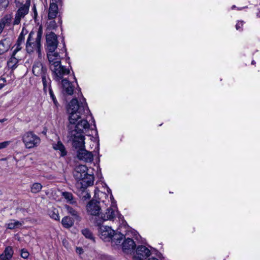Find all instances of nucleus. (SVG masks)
Listing matches in <instances>:
<instances>
[{"instance_id":"obj_1","label":"nucleus","mask_w":260,"mask_h":260,"mask_svg":"<svg viewBox=\"0 0 260 260\" xmlns=\"http://www.w3.org/2000/svg\"><path fill=\"white\" fill-rule=\"evenodd\" d=\"M67 111L69 114L68 127L70 129L74 128L70 132L73 146L78 149L85 147L83 133L88 129L89 124L82 118V116L90 113L85 99L82 97L79 101L76 98L73 99L68 105Z\"/></svg>"},{"instance_id":"obj_2","label":"nucleus","mask_w":260,"mask_h":260,"mask_svg":"<svg viewBox=\"0 0 260 260\" xmlns=\"http://www.w3.org/2000/svg\"><path fill=\"white\" fill-rule=\"evenodd\" d=\"M22 141L27 149L38 147L41 142V138L32 131L25 132L22 136Z\"/></svg>"},{"instance_id":"obj_3","label":"nucleus","mask_w":260,"mask_h":260,"mask_svg":"<svg viewBox=\"0 0 260 260\" xmlns=\"http://www.w3.org/2000/svg\"><path fill=\"white\" fill-rule=\"evenodd\" d=\"M35 37V33L34 31H31L29 34L26 43V50L28 53L36 51L40 56L41 48V41L38 40Z\"/></svg>"},{"instance_id":"obj_4","label":"nucleus","mask_w":260,"mask_h":260,"mask_svg":"<svg viewBox=\"0 0 260 260\" xmlns=\"http://www.w3.org/2000/svg\"><path fill=\"white\" fill-rule=\"evenodd\" d=\"M111 205L106 211L101 215V218L103 221L113 220L116 216H118L119 213L117 209L116 202L113 197L110 194V197Z\"/></svg>"},{"instance_id":"obj_5","label":"nucleus","mask_w":260,"mask_h":260,"mask_svg":"<svg viewBox=\"0 0 260 260\" xmlns=\"http://www.w3.org/2000/svg\"><path fill=\"white\" fill-rule=\"evenodd\" d=\"M96 224L99 226L98 233L101 239L104 241H110L114 235V230L110 226L102 225L101 222L98 220L96 221Z\"/></svg>"},{"instance_id":"obj_6","label":"nucleus","mask_w":260,"mask_h":260,"mask_svg":"<svg viewBox=\"0 0 260 260\" xmlns=\"http://www.w3.org/2000/svg\"><path fill=\"white\" fill-rule=\"evenodd\" d=\"M50 69L53 73V78L56 81H59L63 76L68 75L70 73L69 70L62 66L61 62L55 66V67H52Z\"/></svg>"},{"instance_id":"obj_7","label":"nucleus","mask_w":260,"mask_h":260,"mask_svg":"<svg viewBox=\"0 0 260 260\" xmlns=\"http://www.w3.org/2000/svg\"><path fill=\"white\" fill-rule=\"evenodd\" d=\"M46 51L52 52L55 51L58 46L57 36L55 33L50 32L46 35Z\"/></svg>"},{"instance_id":"obj_8","label":"nucleus","mask_w":260,"mask_h":260,"mask_svg":"<svg viewBox=\"0 0 260 260\" xmlns=\"http://www.w3.org/2000/svg\"><path fill=\"white\" fill-rule=\"evenodd\" d=\"M134 254V260H143L151 254L150 250L145 246H139Z\"/></svg>"},{"instance_id":"obj_9","label":"nucleus","mask_w":260,"mask_h":260,"mask_svg":"<svg viewBox=\"0 0 260 260\" xmlns=\"http://www.w3.org/2000/svg\"><path fill=\"white\" fill-rule=\"evenodd\" d=\"M28 11L29 5L24 4L21 6L16 13L13 25H18L20 23L21 19L27 14Z\"/></svg>"},{"instance_id":"obj_10","label":"nucleus","mask_w":260,"mask_h":260,"mask_svg":"<svg viewBox=\"0 0 260 260\" xmlns=\"http://www.w3.org/2000/svg\"><path fill=\"white\" fill-rule=\"evenodd\" d=\"M136 247V245L134 240L129 238L125 239L122 243V250L126 253L135 254Z\"/></svg>"},{"instance_id":"obj_11","label":"nucleus","mask_w":260,"mask_h":260,"mask_svg":"<svg viewBox=\"0 0 260 260\" xmlns=\"http://www.w3.org/2000/svg\"><path fill=\"white\" fill-rule=\"evenodd\" d=\"M47 52L50 68L55 67V66L61 62L60 55L58 53L55 52V51H47Z\"/></svg>"},{"instance_id":"obj_12","label":"nucleus","mask_w":260,"mask_h":260,"mask_svg":"<svg viewBox=\"0 0 260 260\" xmlns=\"http://www.w3.org/2000/svg\"><path fill=\"white\" fill-rule=\"evenodd\" d=\"M99 203L100 202L96 200L90 201L87 205L88 213L91 215H97L101 210Z\"/></svg>"},{"instance_id":"obj_13","label":"nucleus","mask_w":260,"mask_h":260,"mask_svg":"<svg viewBox=\"0 0 260 260\" xmlns=\"http://www.w3.org/2000/svg\"><path fill=\"white\" fill-rule=\"evenodd\" d=\"M87 168L85 165L77 166L73 172L74 176L78 181L83 179L87 173Z\"/></svg>"},{"instance_id":"obj_14","label":"nucleus","mask_w":260,"mask_h":260,"mask_svg":"<svg viewBox=\"0 0 260 260\" xmlns=\"http://www.w3.org/2000/svg\"><path fill=\"white\" fill-rule=\"evenodd\" d=\"M77 156L79 159L86 162H91L93 159L92 153L85 149V147L78 149Z\"/></svg>"},{"instance_id":"obj_15","label":"nucleus","mask_w":260,"mask_h":260,"mask_svg":"<svg viewBox=\"0 0 260 260\" xmlns=\"http://www.w3.org/2000/svg\"><path fill=\"white\" fill-rule=\"evenodd\" d=\"M47 68L39 61H36L32 67V73L36 76H42L47 74Z\"/></svg>"},{"instance_id":"obj_16","label":"nucleus","mask_w":260,"mask_h":260,"mask_svg":"<svg viewBox=\"0 0 260 260\" xmlns=\"http://www.w3.org/2000/svg\"><path fill=\"white\" fill-rule=\"evenodd\" d=\"M62 86L63 92L68 95L73 94L74 87L71 82L67 79H63L62 80Z\"/></svg>"},{"instance_id":"obj_17","label":"nucleus","mask_w":260,"mask_h":260,"mask_svg":"<svg viewBox=\"0 0 260 260\" xmlns=\"http://www.w3.org/2000/svg\"><path fill=\"white\" fill-rule=\"evenodd\" d=\"M58 13V9L57 5L55 3H51L50 4L48 10V17L49 19L55 18Z\"/></svg>"},{"instance_id":"obj_18","label":"nucleus","mask_w":260,"mask_h":260,"mask_svg":"<svg viewBox=\"0 0 260 260\" xmlns=\"http://www.w3.org/2000/svg\"><path fill=\"white\" fill-rule=\"evenodd\" d=\"M52 147L54 150L59 151L61 156L66 155L67 151L66 148L61 141H58L56 143H53Z\"/></svg>"},{"instance_id":"obj_19","label":"nucleus","mask_w":260,"mask_h":260,"mask_svg":"<svg viewBox=\"0 0 260 260\" xmlns=\"http://www.w3.org/2000/svg\"><path fill=\"white\" fill-rule=\"evenodd\" d=\"M124 238H125V237L123 234L115 233L114 232V235L112 236V239L110 241H111V243L113 246L119 245Z\"/></svg>"},{"instance_id":"obj_20","label":"nucleus","mask_w":260,"mask_h":260,"mask_svg":"<svg viewBox=\"0 0 260 260\" xmlns=\"http://www.w3.org/2000/svg\"><path fill=\"white\" fill-rule=\"evenodd\" d=\"M10 47V41L6 39L0 41V54L7 52Z\"/></svg>"},{"instance_id":"obj_21","label":"nucleus","mask_w":260,"mask_h":260,"mask_svg":"<svg viewBox=\"0 0 260 260\" xmlns=\"http://www.w3.org/2000/svg\"><path fill=\"white\" fill-rule=\"evenodd\" d=\"M13 14H6L2 18L0 19V22L4 26H9L12 22Z\"/></svg>"},{"instance_id":"obj_22","label":"nucleus","mask_w":260,"mask_h":260,"mask_svg":"<svg viewBox=\"0 0 260 260\" xmlns=\"http://www.w3.org/2000/svg\"><path fill=\"white\" fill-rule=\"evenodd\" d=\"M42 82L45 92H47V90L51 88V80L49 77L47 73L41 76Z\"/></svg>"},{"instance_id":"obj_23","label":"nucleus","mask_w":260,"mask_h":260,"mask_svg":"<svg viewBox=\"0 0 260 260\" xmlns=\"http://www.w3.org/2000/svg\"><path fill=\"white\" fill-rule=\"evenodd\" d=\"M23 224V222L13 219L11 220L10 221L6 224V226L9 229L14 230L20 228Z\"/></svg>"},{"instance_id":"obj_24","label":"nucleus","mask_w":260,"mask_h":260,"mask_svg":"<svg viewBox=\"0 0 260 260\" xmlns=\"http://www.w3.org/2000/svg\"><path fill=\"white\" fill-rule=\"evenodd\" d=\"M61 196L66 200L68 203L72 204L76 203L73 195L71 192L63 191L61 192Z\"/></svg>"},{"instance_id":"obj_25","label":"nucleus","mask_w":260,"mask_h":260,"mask_svg":"<svg viewBox=\"0 0 260 260\" xmlns=\"http://www.w3.org/2000/svg\"><path fill=\"white\" fill-rule=\"evenodd\" d=\"M61 223L64 228H69L73 225L74 221L71 217L66 216L62 219Z\"/></svg>"},{"instance_id":"obj_26","label":"nucleus","mask_w":260,"mask_h":260,"mask_svg":"<svg viewBox=\"0 0 260 260\" xmlns=\"http://www.w3.org/2000/svg\"><path fill=\"white\" fill-rule=\"evenodd\" d=\"M80 181H82V183H85L87 186H91L93 184L94 177L92 175L87 174V175Z\"/></svg>"},{"instance_id":"obj_27","label":"nucleus","mask_w":260,"mask_h":260,"mask_svg":"<svg viewBox=\"0 0 260 260\" xmlns=\"http://www.w3.org/2000/svg\"><path fill=\"white\" fill-rule=\"evenodd\" d=\"M18 62V59L15 57V56H13V54H12L11 57L8 61V67L12 69H15L17 67V64Z\"/></svg>"},{"instance_id":"obj_28","label":"nucleus","mask_w":260,"mask_h":260,"mask_svg":"<svg viewBox=\"0 0 260 260\" xmlns=\"http://www.w3.org/2000/svg\"><path fill=\"white\" fill-rule=\"evenodd\" d=\"M2 254H4V256L7 260H10L13 254V250L11 247H7L4 252Z\"/></svg>"},{"instance_id":"obj_29","label":"nucleus","mask_w":260,"mask_h":260,"mask_svg":"<svg viewBox=\"0 0 260 260\" xmlns=\"http://www.w3.org/2000/svg\"><path fill=\"white\" fill-rule=\"evenodd\" d=\"M43 187L42 185L40 183H34L30 187V191L32 193L39 192Z\"/></svg>"},{"instance_id":"obj_30","label":"nucleus","mask_w":260,"mask_h":260,"mask_svg":"<svg viewBox=\"0 0 260 260\" xmlns=\"http://www.w3.org/2000/svg\"><path fill=\"white\" fill-rule=\"evenodd\" d=\"M48 214L49 216L55 220H59V216L58 214V211L56 209L53 208L51 210H50L48 212Z\"/></svg>"},{"instance_id":"obj_31","label":"nucleus","mask_w":260,"mask_h":260,"mask_svg":"<svg viewBox=\"0 0 260 260\" xmlns=\"http://www.w3.org/2000/svg\"><path fill=\"white\" fill-rule=\"evenodd\" d=\"M82 234L86 238L94 241V237L92 233L87 229L82 231Z\"/></svg>"},{"instance_id":"obj_32","label":"nucleus","mask_w":260,"mask_h":260,"mask_svg":"<svg viewBox=\"0 0 260 260\" xmlns=\"http://www.w3.org/2000/svg\"><path fill=\"white\" fill-rule=\"evenodd\" d=\"M9 4V0H0V11L6 10Z\"/></svg>"},{"instance_id":"obj_33","label":"nucleus","mask_w":260,"mask_h":260,"mask_svg":"<svg viewBox=\"0 0 260 260\" xmlns=\"http://www.w3.org/2000/svg\"><path fill=\"white\" fill-rule=\"evenodd\" d=\"M66 208L69 213L71 214V215L75 217L78 216V212L71 207L67 205L66 206Z\"/></svg>"},{"instance_id":"obj_34","label":"nucleus","mask_w":260,"mask_h":260,"mask_svg":"<svg viewBox=\"0 0 260 260\" xmlns=\"http://www.w3.org/2000/svg\"><path fill=\"white\" fill-rule=\"evenodd\" d=\"M48 91H49V95L51 97V98L52 99L53 103H54V104L55 105V106L57 107L58 105V103L57 101V100L53 93V92L51 88H49V89L48 90Z\"/></svg>"},{"instance_id":"obj_35","label":"nucleus","mask_w":260,"mask_h":260,"mask_svg":"<svg viewBox=\"0 0 260 260\" xmlns=\"http://www.w3.org/2000/svg\"><path fill=\"white\" fill-rule=\"evenodd\" d=\"M42 34H43V28H42V26L41 25L39 27L36 37L35 38H36L37 39H38V40L41 41Z\"/></svg>"},{"instance_id":"obj_36","label":"nucleus","mask_w":260,"mask_h":260,"mask_svg":"<svg viewBox=\"0 0 260 260\" xmlns=\"http://www.w3.org/2000/svg\"><path fill=\"white\" fill-rule=\"evenodd\" d=\"M29 255V253L28 251L25 249H22L21 250V256L24 258L26 259L28 257Z\"/></svg>"},{"instance_id":"obj_37","label":"nucleus","mask_w":260,"mask_h":260,"mask_svg":"<svg viewBox=\"0 0 260 260\" xmlns=\"http://www.w3.org/2000/svg\"><path fill=\"white\" fill-rule=\"evenodd\" d=\"M24 36L23 35L22 32H21L18 37L17 43H19V44H22L24 42Z\"/></svg>"},{"instance_id":"obj_38","label":"nucleus","mask_w":260,"mask_h":260,"mask_svg":"<svg viewBox=\"0 0 260 260\" xmlns=\"http://www.w3.org/2000/svg\"><path fill=\"white\" fill-rule=\"evenodd\" d=\"M10 143L11 141H5L0 143V149L6 148Z\"/></svg>"},{"instance_id":"obj_39","label":"nucleus","mask_w":260,"mask_h":260,"mask_svg":"<svg viewBox=\"0 0 260 260\" xmlns=\"http://www.w3.org/2000/svg\"><path fill=\"white\" fill-rule=\"evenodd\" d=\"M244 21H239L236 25V28L237 30H241V28L243 25Z\"/></svg>"},{"instance_id":"obj_40","label":"nucleus","mask_w":260,"mask_h":260,"mask_svg":"<svg viewBox=\"0 0 260 260\" xmlns=\"http://www.w3.org/2000/svg\"><path fill=\"white\" fill-rule=\"evenodd\" d=\"M21 45L22 44H19V43H17L16 44V48L15 49V50H14L13 52V56H15V54H16V53L21 50Z\"/></svg>"},{"instance_id":"obj_41","label":"nucleus","mask_w":260,"mask_h":260,"mask_svg":"<svg viewBox=\"0 0 260 260\" xmlns=\"http://www.w3.org/2000/svg\"><path fill=\"white\" fill-rule=\"evenodd\" d=\"M0 89L3 88L6 85V80L5 78H0Z\"/></svg>"},{"instance_id":"obj_42","label":"nucleus","mask_w":260,"mask_h":260,"mask_svg":"<svg viewBox=\"0 0 260 260\" xmlns=\"http://www.w3.org/2000/svg\"><path fill=\"white\" fill-rule=\"evenodd\" d=\"M77 252L79 254H82L83 252V249L80 247H77L76 249Z\"/></svg>"},{"instance_id":"obj_43","label":"nucleus","mask_w":260,"mask_h":260,"mask_svg":"<svg viewBox=\"0 0 260 260\" xmlns=\"http://www.w3.org/2000/svg\"><path fill=\"white\" fill-rule=\"evenodd\" d=\"M0 260H7V259L5 258L4 254H2L0 255Z\"/></svg>"},{"instance_id":"obj_44","label":"nucleus","mask_w":260,"mask_h":260,"mask_svg":"<svg viewBox=\"0 0 260 260\" xmlns=\"http://www.w3.org/2000/svg\"><path fill=\"white\" fill-rule=\"evenodd\" d=\"M33 11H34L35 16H36L37 15V13L36 8L35 6H34V8H33Z\"/></svg>"},{"instance_id":"obj_45","label":"nucleus","mask_w":260,"mask_h":260,"mask_svg":"<svg viewBox=\"0 0 260 260\" xmlns=\"http://www.w3.org/2000/svg\"><path fill=\"white\" fill-rule=\"evenodd\" d=\"M6 120V119H0V122H3Z\"/></svg>"},{"instance_id":"obj_46","label":"nucleus","mask_w":260,"mask_h":260,"mask_svg":"<svg viewBox=\"0 0 260 260\" xmlns=\"http://www.w3.org/2000/svg\"><path fill=\"white\" fill-rule=\"evenodd\" d=\"M236 8V6L235 5H233L232 7V9L233 10L234 9H235Z\"/></svg>"},{"instance_id":"obj_47","label":"nucleus","mask_w":260,"mask_h":260,"mask_svg":"<svg viewBox=\"0 0 260 260\" xmlns=\"http://www.w3.org/2000/svg\"><path fill=\"white\" fill-rule=\"evenodd\" d=\"M251 63H252V64H255V61H254V60H253V61H252Z\"/></svg>"},{"instance_id":"obj_48","label":"nucleus","mask_w":260,"mask_h":260,"mask_svg":"<svg viewBox=\"0 0 260 260\" xmlns=\"http://www.w3.org/2000/svg\"><path fill=\"white\" fill-rule=\"evenodd\" d=\"M238 10H242V8H238Z\"/></svg>"},{"instance_id":"obj_49","label":"nucleus","mask_w":260,"mask_h":260,"mask_svg":"<svg viewBox=\"0 0 260 260\" xmlns=\"http://www.w3.org/2000/svg\"><path fill=\"white\" fill-rule=\"evenodd\" d=\"M75 81L77 82V79L75 77Z\"/></svg>"},{"instance_id":"obj_50","label":"nucleus","mask_w":260,"mask_h":260,"mask_svg":"<svg viewBox=\"0 0 260 260\" xmlns=\"http://www.w3.org/2000/svg\"><path fill=\"white\" fill-rule=\"evenodd\" d=\"M102 193L103 194V195L106 196V194L105 193Z\"/></svg>"}]
</instances>
